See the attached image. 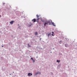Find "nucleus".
Listing matches in <instances>:
<instances>
[{
  "label": "nucleus",
  "instance_id": "1",
  "mask_svg": "<svg viewBox=\"0 0 77 77\" xmlns=\"http://www.w3.org/2000/svg\"><path fill=\"white\" fill-rule=\"evenodd\" d=\"M51 20L46 21L44 24V27H45L47 25H51Z\"/></svg>",
  "mask_w": 77,
  "mask_h": 77
},
{
  "label": "nucleus",
  "instance_id": "2",
  "mask_svg": "<svg viewBox=\"0 0 77 77\" xmlns=\"http://www.w3.org/2000/svg\"><path fill=\"white\" fill-rule=\"evenodd\" d=\"M36 16L37 18V19H36V22H37V23H38V20H39V19H40V18H39L40 16L38 14L36 15Z\"/></svg>",
  "mask_w": 77,
  "mask_h": 77
},
{
  "label": "nucleus",
  "instance_id": "3",
  "mask_svg": "<svg viewBox=\"0 0 77 77\" xmlns=\"http://www.w3.org/2000/svg\"><path fill=\"white\" fill-rule=\"evenodd\" d=\"M32 21L33 23H35L36 21V20L35 19H34L33 20H32Z\"/></svg>",
  "mask_w": 77,
  "mask_h": 77
},
{
  "label": "nucleus",
  "instance_id": "4",
  "mask_svg": "<svg viewBox=\"0 0 77 77\" xmlns=\"http://www.w3.org/2000/svg\"><path fill=\"white\" fill-rule=\"evenodd\" d=\"M32 75V74L31 73H28V76H30L31 75Z\"/></svg>",
  "mask_w": 77,
  "mask_h": 77
},
{
  "label": "nucleus",
  "instance_id": "5",
  "mask_svg": "<svg viewBox=\"0 0 77 77\" xmlns=\"http://www.w3.org/2000/svg\"><path fill=\"white\" fill-rule=\"evenodd\" d=\"M41 74V72H37L35 73V75H37V74Z\"/></svg>",
  "mask_w": 77,
  "mask_h": 77
},
{
  "label": "nucleus",
  "instance_id": "6",
  "mask_svg": "<svg viewBox=\"0 0 77 77\" xmlns=\"http://www.w3.org/2000/svg\"><path fill=\"white\" fill-rule=\"evenodd\" d=\"M14 20H12L10 22V24H13V23H14Z\"/></svg>",
  "mask_w": 77,
  "mask_h": 77
},
{
  "label": "nucleus",
  "instance_id": "7",
  "mask_svg": "<svg viewBox=\"0 0 77 77\" xmlns=\"http://www.w3.org/2000/svg\"><path fill=\"white\" fill-rule=\"evenodd\" d=\"M51 23L52 25H53L54 26H55V25H54V22H52V21H51Z\"/></svg>",
  "mask_w": 77,
  "mask_h": 77
},
{
  "label": "nucleus",
  "instance_id": "8",
  "mask_svg": "<svg viewBox=\"0 0 77 77\" xmlns=\"http://www.w3.org/2000/svg\"><path fill=\"white\" fill-rule=\"evenodd\" d=\"M28 47H29V48H30L31 47V46L30 45H29V44H28Z\"/></svg>",
  "mask_w": 77,
  "mask_h": 77
},
{
  "label": "nucleus",
  "instance_id": "9",
  "mask_svg": "<svg viewBox=\"0 0 77 77\" xmlns=\"http://www.w3.org/2000/svg\"><path fill=\"white\" fill-rule=\"evenodd\" d=\"M32 24H29L28 25V26L29 27H30L32 25Z\"/></svg>",
  "mask_w": 77,
  "mask_h": 77
},
{
  "label": "nucleus",
  "instance_id": "10",
  "mask_svg": "<svg viewBox=\"0 0 77 77\" xmlns=\"http://www.w3.org/2000/svg\"><path fill=\"white\" fill-rule=\"evenodd\" d=\"M35 35H38L37 32H35Z\"/></svg>",
  "mask_w": 77,
  "mask_h": 77
},
{
  "label": "nucleus",
  "instance_id": "11",
  "mask_svg": "<svg viewBox=\"0 0 77 77\" xmlns=\"http://www.w3.org/2000/svg\"><path fill=\"white\" fill-rule=\"evenodd\" d=\"M57 62L58 63H59L60 62V60H57Z\"/></svg>",
  "mask_w": 77,
  "mask_h": 77
},
{
  "label": "nucleus",
  "instance_id": "12",
  "mask_svg": "<svg viewBox=\"0 0 77 77\" xmlns=\"http://www.w3.org/2000/svg\"><path fill=\"white\" fill-rule=\"evenodd\" d=\"M51 33H50V34H48V36H49L50 35H51Z\"/></svg>",
  "mask_w": 77,
  "mask_h": 77
},
{
  "label": "nucleus",
  "instance_id": "13",
  "mask_svg": "<svg viewBox=\"0 0 77 77\" xmlns=\"http://www.w3.org/2000/svg\"><path fill=\"white\" fill-rule=\"evenodd\" d=\"M41 21H42V22H43V21L42 20V18H41Z\"/></svg>",
  "mask_w": 77,
  "mask_h": 77
},
{
  "label": "nucleus",
  "instance_id": "14",
  "mask_svg": "<svg viewBox=\"0 0 77 77\" xmlns=\"http://www.w3.org/2000/svg\"><path fill=\"white\" fill-rule=\"evenodd\" d=\"M65 46L66 47H67V45H65Z\"/></svg>",
  "mask_w": 77,
  "mask_h": 77
},
{
  "label": "nucleus",
  "instance_id": "15",
  "mask_svg": "<svg viewBox=\"0 0 77 77\" xmlns=\"http://www.w3.org/2000/svg\"><path fill=\"white\" fill-rule=\"evenodd\" d=\"M31 59L32 60H33V59L32 58V57H31Z\"/></svg>",
  "mask_w": 77,
  "mask_h": 77
},
{
  "label": "nucleus",
  "instance_id": "16",
  "mask_svg": "<svg viewBox=\"0 0 77 77\" xmlns=\"http://www.w3.org/2000/svg\"><path fill=\"white\" fill-rule=\"evenodd\" d=\"M32 61H33V63H34V62H35V60H32Z\"/></svg>",
  "mask_w": 77,
  "mask_h": 77
},
{
  "label": "nucleus",
  "instance_id": "17",
  "mask_svg": "<svg viewBox=\"0 0 77 77\" xmlns=\"http://www.w3.org/2000/svg\"><path fill=\"white\" fill-rule=\"evenodd\" d=\"M52 35L53 36H54V35L53 34H52Z\"/></svg>",
  "mask_w": 77,
  "mask_h": 77
},
{
  "label": "nucleus",
  "instance_id": "18",
  "mask_svg": "<svg viewBox=\"0 0 77 77\" xmlns=\"http://www.w3.org/2000/svg\"><path fill=\"white\" fill-rule=\"evenodd\" d=\"M52 34H54V32H52Z\"/></svg>",
  "mask_w": 77,
  "mask_h": 77
},
{
  "label": "nucleus",
  "instance_id": "19",
  "mask_svg": "<svg viewBox=\"0 0 77 77\" xmlns=\"http://www.w3.org/2000/svg\"><path fill=\"white\" fill-rule=\"evenodd\" d=\"M42 39V38H40V41H41V40Z\"/></svg>",
  "mask_w": 77,
  "mask_h": 77
},
{
  "label": "nucleus",
  "instance_id": "20",
  "mask_svg": "<svg viewBox=\"0 0 77 77\" xmlns=\"http://www.w3.org/2000/svg\"><path fill=\"white\" fill-rule=\"evenodd\" d=\"M0 17H1V15H0Z\"/></svg>",
  "mask_w": 77,
  "mask_h": 77
},
{
  "label": "nucleus",
  "instance_id": "21",
  "mask_svg": "<svg viewBox=\"0 0 77 77\" xmlns=\"http://www.w3.org/2000/svg\"><path fill=\"white\" fill-rule=\"evenodd\" d=\"M2 47H3V46H2Z\"/></svg>",
  "mask_w": 77,
  "mask_h": 77
},
{
  "label": "nucleus",
  "instance_id": "22",
  "mask_svg": "<svg viewBox=\"0 0 77 77\" xmlns=\"http://www.w3.org/2000/svg\"><path fill=\"white\" fill-rule=\"evenodd\" d=\"M10 75H11V74H10Z\"/></svg>",
  "mask_w": 77,
  "mask_h": 77
},
{
  "label": "nucleus",
  "instance_id": "23",
  "mask_svg": "<svg viewBox=\"0 0 77 77\" xmlns=\"http://www.w3.org/2000/svg\"><path fill=\"white\" fill-rule=\"evenodd\" d=\"M18 26H19V25H18Z\"/></svg>",
  "mask_w": 77,
  "mask_h": 77
}]
</instances>
